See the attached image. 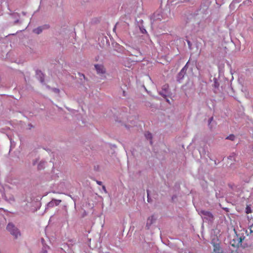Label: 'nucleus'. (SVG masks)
<instances>
[{"label": "nucleus", "mask_w": 253, "mask_h": 253, "mask_svg": "<svg viewBox=\"0 0 253 253\" xmlns=\"http://www.w3.org/2000/svg\"><path fill=\"white\" fill-rule=\"evenodd\" d=\"M162 18V15L161 12L157 11L155 12L153 15L151 17V21L152 24H154L157 21H160Z\"/></svg>", "instance_id": "nucleus-1"}, {"label": "nucleus", "mask_w": 253, "mask_h": 253, "mask_svg": "<svg viewBox=\"0 0 253 253\" xmlns=\"http://www.w3.org/2000/svg\"><path fill=\"white\" fill-rule=\"evenodd\" d=\"M116 50L119 52L122 53L126 54V55H127L129 53L128 51L126 50L125 49V48H124V47H123L122 46H121L119 44L117 45V46H116Z\"/></svg>", "instance_id": "nucleus-2"}, {"label": "nucleus", "mask_w": 253, "mask_h": 253, "mask_svg": "<svg viewBox=\"0 0 253 253\" xmlns=\"http://www.w3.org/2000/svg\"><path fill=\"white\" fill-rule=\"evenodd\" d=\"M11 16L13 18L16 19L14 21V24L18 23L19 22V20L18 18L19 17V14L17 13H14L12 14H11Z\"/></svg>", "instance_id": "nucleus-3"}, {"label": "nucleus", "mask_w": 253, "mask_h": 253, "mask_svg": "<svg viewBox=\"0 0 253 253\" xmlns=\"http://www.w3.org/2000/svg\"><path fill=\"white\" fill-rule=\"evenodd\" d=\"M42 32V30L41 26L38 27V28L34 29L33 30V32L37 34H40Z\"/></svg>", "instance_id": "nucleus-4"}, {"label": "nucleus", "mask_w": 253, "mask_h": 253, "mask_svg": "<svg viewBox=\"0 0 253 253\" xmlns=\"http://www.w3.org/2000/svg\"><path fill=\"white\" fill-rule=\"evenodd\" d=\"M42 31L44 30L48 29L50 28L49 24H44L41 26Z\"/></svg>", "instance_id": "nucleus-5"}, {"label": "nucleus", "mask_w": 253, "mask_h": 253, "mask_svg": "<svg viewBox=\"0 0 253 253\" xmlns=\"http://www.w3.org/2000/svg\"><path fill=\"white\" fill-rule=\"evenodd\" d=\"M140 31L141 32V33H143V34H145V33H147L146 30L144 28H143V27L140 28Z\"/></svg>", "instance_id": "nucleus-6"}, {"label": "nucleus", "mask_w": 253, "mask_h": 253, "mask_svg": "<svg viewBox=\"0 0 253 253\" xmlns=\"http://www.w3.org/2000/svg\"><path fill=\"white\" fill-rule=\"evenodd\" d=\"M187 43H188L189 47L190 48L191 46V45H192L191 42L190 41H187Z\"/></svg>", "instance_id": "nucleus-7"}, {"label": "nucleus", "mask_w": 253, "mask_h": 253, "mask_svg": "<svg viewBox=\"0 0 253 253\" xmlns=\"http://www.w3.org/2000/svg\"><path fill=\"white\" fill-rule=\"evenodd\" d=\"M99 56H98L97 57H95V61H96V62L100 61L99 60Z\"/></svg>", "instance_id": "nucleus-8"}, {"label": "nucleus", "mask_w": 253, "mask_h": 253, "mask_svg": "<svg viewBox=\"0 0 253 253\" xmlns=\"http://www.w3.org/2000/svg\"><path fill=\"white\" fill-rule=\"evenodd\" d=\"M130 60H131V62H138L137 61H136V60L135 61V60H134V59H130Z\"/></svg>", "instance_id": "nucleus-9"}, {"label": "nucleus", "mask_w": 253, "mask_h": 253, "mask_svg": "<svg viewBox=\"0 0 253 253\" xmlns=\"http://www.w3.org/2000/svg\"><path fill=\"white\" fill-rule=\"evenodd\" d=\"M117 25V24H116V26H115V27H114V29H113V31H114L115 30V29H116V27Z\"/></svg>", "instance_id": "nucleus-10"}, {"label": "nucleus", "mask_w": 253, "mask_h": 253, "mask_svg": "<svg viewBox=\"0 0 253 253\" xmlns=\"http://www.w3.org/2000/svg\"><path fill=\"white\" fill-rule=\"evenodd\" d=\"M189 62H190V61L189 60V61H188L186 62V63H187V64H188V63H189Z\"/></svg>", "instance_id": "nucleus-11"}]
</instances>
